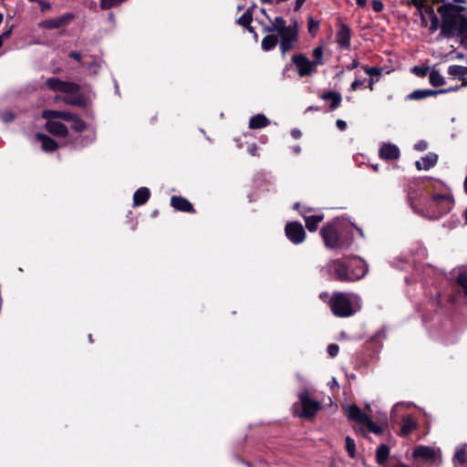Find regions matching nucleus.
I'll return each mask as SVG.
<instances>
[{
    "label": "nucleus",
    "mask_w": 467,
    "mask_h": 467,
    "mask_svg": "<svg viewBox=\"0 0 467 467\" xmlns=\"http://www.w3.org/2000/svg\"><path fill=\"white\" fill-rule=\"evenodd\" d=\"M323 55H324V48L322 46H318L313 49V51H312L313 60H311V62L314 64V66L316 67L325 64V61L323 59Z\"/></svg>",
    "instance_id": "33"
},
{
    "label": "nucleus",
    "mask_w": 467,
    "mask_h": 467,
    "mask_svg": "<svg viewBox=\"0 0 467 467\" xmlns=\"http://www.w3.org/2000/svg\"><path fill=\"white\" fill-rule=\"evenodd\" d=\"M422 9L418 11L419 14H424V16H428L431 20L430 30L431 32H435L440 27V21L438 16L434 12V8L432 5H430L429 2L423 4Z\"/></svg>",
    "instance_id": "18"
},
{
    "label": "nucleus",
    "mask_w": 467,
    "mask_h": 467,
    "mask_svg": "<svg viewBox=\"0 0 467 467\" xmlns=\"http://www.w3.org/2000/svg\"><path fill=\"white\" fill-rule=\"evenodd\" d=\"M307 28L310 35L315 36L319 28V22L309 16L307 19Z\"/></svg>",
    "instance_id": "40"
},
{
    "label": "nucleus",
    "mask_w": 467,
    "mask_h": 467,
    "mask_svg": "<svg viewBox=\"0 0 467 467\" xmlns=\"http://www.w3.org/2000/svg\"><path fill=\"white\" fill-rule=\"evenodd\" d=\"M255 7V5H254L252 7H249L237 20L238 25L247 27L249 25H251L253 21V11Z\"/></svg>",
    "instance_id": "32"
},
{
    "label": "nucleus",
    "mask_w": 467,
    "mask_h": 467,
    "mask_svg": "<svg viewBox=\"0 0 467 467\" xmlns=\"http://www.w3.org/2000/svg\"><path fill=\"white\" fill-rule=\"evenodd\" d=\"M366 79H355L352 83H351V89L352 90H357L358 88L362 87L364 85V82H365Z\"/></svg>",
    "instance_id": "51"
},
{
    "label": "nucleus",
    "mask_w": 467,
    "mask_h": 467,
    "mask_svg": "<svg viewBox=\"0 0 467 467\" xmlns=\"http://www.w3.org/2000/svg\"><path fill=\"white\" fill-rule=\"evenodd\" d=\"M298 402L293 405V413L301 419L312 420L322 409L319 401L311 399L307 389L297 394Z\"/></svg>",
    "instance_id": "5"
},
{
    "label": "nucleus",
    "mask_w": 467,
    "mask_h": 467,
    "mask_svg": "<svg viewBox=\"0 0 467 467\" xmlns=\"http://www.w3.org/2000/svg\"><path fill=\"white\" fill-rule=\"evenodd\" d=\"M291 61L296 66V72L301 78L311 77L317 71V67L305 54L293 55Z\"/></svg>",
    "instance_id": "7"
},
{
    "label": "nucleus",
    "mask_w": 467,
    "mask_h": 467,
    "mask_svg": "<svg viewBox=\"0 0 467 467\" xmlns=\"http://www.w3.org/2000/svg\"><path fill=\"white\" fill-rule=\"evenodd\" d=\"M408 200L415 213L431 220H438L449 213L454 206L451 194L434 193L429 200L418 197L417 193L410 191Z\"/></svg>",
    "instance_id": "1"
},
{
    "label": "nucleus",
    "mask_w": 467,
    "mask_h": 467,
    "mask_svg": "<svg viewBox=\"0 0 467 467\" xmlns=\"http://www.w3.org/2000/svg\"><path fill=\"white\" fill-rule=\"evenodd\" d=\"M430 84L433 87H441L445 84L444 78L436 69H432L429 76Z\"/></svg>",
    "instance_id": "34"
},
{
    "label": "nucleus",
    "mask_w": 467,
    "mask_h": 467,
    "mask_svg": "<svg viewBox=\"0 0 467 467\" xmlns=\"http://www.w3.org/2000/svg\"><path fill=\"white\" fill-rule=\"evenodd\" d=\"M358 6L364 7L367 5V0H356Z\"/></svg>",
    "instance_id": "59"
},
{
    "label": "nucleus",
    "mask_w": 467,
    "mask_h": 467,
    "mask_svg": "<svg viewBox=\"0 0 467 467\" xmlns=\"http://www.w3.org/2000/svg\"><path fill=\"white\" fill-rule=\"evenodd\" d=\"M353 294L334 292L330 297L329 306L334 316L349 317L356 313L352 304Z\"/></svg>",
    "instance_id": "6"
},
{
    "label": "nucleus",
    "mask_w": 467,
    "mask_h": 467,
    "mask_svg": "<svg viewBox=\"0 0 467 467\" xmlns=\"http://www.w3.org/2000/svg\"><path fill=\"white\" fill-rule=\"evenodd\" d=\"M363 70L370 77H378L381 75L382 68L376 67L363 66Z\"/></svg>",
    "instance_id": "42"
},
{
    "label": "nucleus",
    "mask_w": 467,
    "mask_h": 467,
    "mask_svg": "<svg viewBox=\"0 0 467 467\" xmlns=\"http://www.w3.org/2000/svg\"><path fill=\"white\" fill-rule=\"evenodd\" d=\"M285 234L287 239L294 244H302L306 236V231L299 222H288L285 226Z\"/></svg>",
    "instance_id": "8"
},
{
    "label": "nucleus",
    "mask_w": 467,
    "mask_h": 467,
    "mask_svg": "<svg viewBox=\"0 0 467 467\" xmlns=\"http://www.w3.org/2000/svg\"><path fill=\"white\" fill-rule=\"evenodd\" d=\"M320 98L323 100L330 101L328 107L330 111L337 109L341 105L342 102V96L339 92L337 91H325L320 95Z\"/></svg>",
    "instance_id": "19"
},
{
    "label": "nucleus",
    "mask_w": 467,
    "mask_h": 467,
    "mask_svg": "<svg viewBox=\"0 0 467 467\" xmlns=\"http://www.w3.org/2000/svg\"><path fill=\"white\" fill-rule=\"evenodd\" d=\"M69 57L77 61L81 60V54L79 52H71Z\"/></svg>",
    "instance_id": "56"
},
{
    "label": "nucleus",
    "mask_w": 467,
    "mask_h": 467,
    "mask_svg": "<svg viewBox=\"0 0 467 467\" xmlns=\"http://www.w3.org/2000/svg\"><path fill=\"white\" fill-rule=\"evenodd\" d=\"M430 70L429 67L415 66L411 71L419 78H425Z\"/></svg>",
    "instance_id": "43"
},
{
    "label": "nucleus",
    "mask_w": 467,
    "mask_h": 467,
    "mask_svg": "<svg viewBox=\"0 0 467 467\" xmlns=\"http://www.w3.org/2000/svg\"><path fill=\"white\" fill-rule=\"evenodd\" d=\"M279 48L283 56L295 48V44L298 41L297 23L295 22L294 28L279 35Z\"/></svg>",
    "instance_id": "9"
},
{
    "label": "nucleus",
    "mask_w": 467,
    "mask_h": 467,
    "mask_svg": "<svg viewBox=\"0 0 467 467\" xmlns=\"http://www.w3.org/2000/svg\"><path fill=\"white\" fill-rule=\"evenodd\" d=\"M171 205L177 211L194 213L193 205L184 197L173 195L171 198Z\"/></svg>",
    "instance_id": "15"
},
{
    "label": "nucleus",
    "mask_w": 467,
    "mask_h": 467,
    "mask_svg": "<svg viewBox=\"0 0 467 467\" xmlns=\"http://www.w3.org/2000/svg\"><path fill=\"white\" fill-rule=\"evenodd\" d=\"M327 269L332 279L342 283L358 281L368 271L366 262L358 256L335 259L327 265Z\"/></svg>",
    "instance_id": "2"
},
{
    "label": "nucleus",
    "mask_w": 467,
    "mask_h": 467,
    "mask_svg": "<svg viewBox=\"0 0 467 467\" xmlns=\"http://www.w3.org/2000/svg\"><path fill=\"white\" fill-rule=\"evenodd\" d=\"M301 135H302L301 131L297 129H294L291 130V136L294 139H299L301 137Z\"/></svg>",
    "instance_id": "55"
},
{
    "label": "nucleus",
    "mask_w": 467,
    "mask_h": 467,
    "mask_svg": "<svg viewBox=\"0 0 467 467\" xmlns=\"http://www.w3.org/2000/svg\"><path fill=\"white\" fill-rule=\"evenodd\" d=\"M407 5L415 6L417 11H420L422 7H424L420 0H409L407 1Z\"/></svg>",
    "instance_id": "48"
},
{
    "label": "nucleus",
    "mask_w": 467,
    "mask_h": 467,
    "mask_svg": "<svg viewBox=\"0 0 467 467\" xmlns=\"http://www.w3.org/2000/svg\"><path fill=\"white\" fill-rule=\"evenodd\" d=\"M415 166H416V168H417L419 171H420V170H422V169H423V164L421 165V162H420V161H417L415 162Z\"/></svg>",
    "instance_id": "63"
},
{
    "label": "nucleus",
    "mask_w": 467,
    "mask_h": 467,
    "mask_svg": "<svg viewBox=\"0 0 467 467\" xmlns=\"http://www.w3.org/2000/svg\"><path fill=\"white\" fill-rule=\"evenodd\" d=\"M428 143L425 140H420L414 145V149L419 151L427 150Z\"/></svg>",
    "instance_id": "49"
},
{
    "label": "nucleus",
    "mask_w": 467,
    "mask_h": 467,
    "mask_svg": "<svg viewBox=\"0 0 467 467\" xmlns=\"http://www.w3.org/2000/svg\"><path fill=\"white\" fill-rule=\"evenodd\" d=\"M327 353L329 354V356H331L332 358H335L338 355V352H339V347L338 345L333 343V344H329L327 346Z\"/></svg>",
    "instance_id": "44"
},
{
    "label": "nucleus",
    "mask_w": 467,
    "mask_h": 467,
    "mask_svg": "<svg viewBox=\"0 0 467 467\" xmlns=\"http://www.w3.org/2000/svg\"><path fill=\"white\" fill-rule=\"evenodd\" d=\"M448 74L452 77H464L467 75V67L451 65L448 67Z\"/></svg>",
    "instance_id": "37"
},
{
    "label": "nucleus",
    "mask_w": 467,
    "mask_h": 467,
    "mask_svg": "<svg viewBox=\"0 0 467 467\" xmlns=\"http://www.w3.org/2000/svg\"><path fill=\"white\" fill-rule=\"evenodd\" d=\"M420 25L422 27H426L428 26V21L424 14H420Z\"/></svg>",
    "instance_id": "58"
},
{
    "label": "nucleus",
    "mask_w": 467,
    "mask_h": 467,
    "mask_svg": "<svg viewBox=\"0 0 467 467\" xmlns=\"http://www.w3.org/2000/svg\"><path fill=\"white\" fill-rule=\"evenodd\" d=\"M412 456L414 459H419L431 464L435 463L438 459V454L434 449L423 445L417 446L413 450Z\"/></svg>",
    "instance_id": "12"
},
{
    "label": "nucleus",
    "mask_w": 467,
    "mask_h": 467,
    "mask_svg": "<svg viewBox=\"0 0 467 467\" xmlns=\"http://www.w3.org/2000/svg\"><path fill=\"white\" fill-rule=\"evenodd\" d=\"M457 284L462 288L465 296H467V274L460 273L457 276Z\"/></svg>",
    "instance_id": "41"
},
{
    "label": "nucleus",
    "mask_w": 467,
    "mask_h": 467,
    "mask_svg": "<svg viewBox=\"0 0 467 467\" xmlns=\"http://www.w3.org/2000/svg\"><path fill=\"white\" fill-rule=\"evenodd\" d=\"M94 140H95V134L92 133V134L88 135V140L83 144L87 145V144L90 143L91 141H93Z\"/></svg>",
    "instance_id": "60"
},
{
    "label": "nucleus",
    "mask_w": 467,
    "mask_h": 467,
    "mask_svg": "<svg viewBox=\"0 0 467 467\" xmlns=\"http://www.w3.org/2000/svg\"><path fill=\"white\" fill-rule=\"evenodd\" d=\"M358 432H360L364 437H367L366 431L372 432L375 434H382L383 428L381 426L377 425L369 417L366 420V422L358 428Z\"/></svg>",
    "instance_id": "25"
},
{
    "label": "nucleus",
    "mask_w": 467,
    "mask_h": 467,
    "mask_svg": "<svg viewBox=\"0 0 467 467\" xmlns=\"http://www.w3.org/2000/svg\"><path fill=\"white\" fill-rule=\"evenodd\" d=\"M418 428L417 421L410 416L407 415L401 424L400 435L402 437H408Z\"/></svg>",
    "instance_id": "22"
},
{
    "label": "nucleus",
    "mask_w": 467,
    "mask_h": 467,
    "mask_svg": "<svg viewBox=\"0 0 467 467\" xmlns=\"http://www.w3.org/2000/svg\"><path fill=\"white\" fill-rule=\"evenodd\" d=\"M465 8L456 5L452 3H445L437 8V12L441 16V34L444 36H451L455 32L462 34L467 31V17L461 13Z\"/></svg>",
    "instance_id": "3"
},
{
    "label": "nucleus",
    "mask_w": 467,
    "mask_h": 467,
    "mask_svg": "<svg viewBox=\"0 0 467 467\" xmlns=\"http://www.w3.org/2000/svg\"><path fill=\"white\" fill-rule=\"evenodd\" d=\"M117 5V0H101L100 7L102 9H109Z\"/></svg>",
    "instance_id": "46"
},
{
    "label": "nucleus",
    "mask_w": 467,
    "mask_h": 467,
    "mask_svg": "<svg viewBox=\"0 0 467 467\" xmlns=\"http://www.w3.org/2000/svg\"><path fill=\"white\" fill-rule=\"evenodd\" d=\"M347 417L349 420L355 421L360 426H362L368 419V416L356 404L348 406Z\"/></svg>",
    "instance_id": "14"
},
{
    "label": "nucleus",
    "mask_w": 467,
    "mask_h": 467,
    "mask_svg": "<svg viewBox=\"0 0 467 467\" xmlns=\"http://www.w3.org/2000/svg\"><path fill=\"white\" fill-rule=\"evenodd\" d=\"M150 197V191L147 187L139 188L133 194V206L145 204Z\"/></svg>",
    "instance_id": "24"
},
{
    "label": "nucleus",
    "mask_w": 467,
    "mask_h": 467,
    "mask_svg": "<svg viewBox=\"0 0 467 467\" xmlns=\"http://www.w3.org/2000/svg\"><path fill=\"white\" fill-rule=\"evenodd\" d=\"M424 170H430L434 167L438 161V155L434 152H430L421 158Z\"/></svg>",
    "instance_id": "35"
},
{
    "label": "nucleus",
    "mask_w": 467,
    "mask_h": 467,
    "mask_svg": "<svg viewBox=\"0 0 467 467\" xmlns=\"http://www.w3.org/2000/svg\"><path fill=\"white\" fill-rule=\"evenodd\" d=\"M390 449L387 444H380L376 451V462L379 465L386 463L389 456Z\"/></svg>",
    "instance_id": "30"
},
{
    "label": "nucleus",
    "mask_w": 467,
    "mask_h": 467,
    "mask_svg": "<svg viewBox=\"0 0 467 467\" xmlns=\"http://www.w3.org/2000/svg\"><path fill=\"white\" fill-rule=\"evenodd\" d=\"M46 130L54 136L66 138L68 135L67 126L56 120H48L46 123Z\"/></svg>",
    "instance_id": "17"
},
{
    "label": "nucleus",
    "mask_w": 467,
    "mask_h": 467,
    "mask_svg": "<svg viewBox=\"0 0 467 467\" xmlns=\"http://www.w3.org/2000/svg\"><path fill=\"white\" fill-rule=\"evenodd\" d=\"M447 90H435V89H416L407 96V99L420 100L428 97H434L439 94H444Z\"/></svg>",
    "instance_id": "20"
},
{
    "label": "nucleus",
    "mask_w": 467,
    "mask_h": 467,
    "mask_svg": "<svg viewBox=\"0 0 467 467\" xmlns=\"http://www.w3.org/2000/svg\"><path fill=\"white\" fill-rule=\"evenodd\" d=\"M270 22L272 23L271 26H265L263 27L264 33L277 32L280 35L294 28V26H286V21L281 16H276L274 21L271 20Z\"/></svg>",
    "instance_id": "13"
},
{
    "label": "nucleus",
    "mask_w": 467,
    "mask_h": 467,
    "mask_svg": "<svg viewBox=\"0 0 467 467\" xmlns=\"http://www.w3.org/2000/svg\"><path fill=\"white\" fill-rule=\"evenodd\" d=\"M306 0H296L295 1V6H294V10L296 12L298 10H300V8L302 7V5H304V3L306 2Z\"/></svg>",
    "instance_id": "53"
},
{
    "label": "nucleus",
    "mask_w": 467,
    "mask_h": 467,
    "mask_svg": "<svg viewBox=\"0 0 467 467\" xmlns=\"http://www.w3.org/2000/svg\"><path fill=\"white\" fill-rule=\"evenodd\" d=\"M72 16L66 15L60 17L48 19L44 22H42L41 26L47 29H54V28H59L65 25H67L69 20L71 19Z\"/></svg>",
    "instance_id": "23"
},
{
    "label": "nucleus",
    "mask_w": 467,
    "mask_h": 467,
    "mask_svg": "<svg viewBox=\"0 0 467 467\" xmlns=\"http://www.w3.org/2000/svg\"><path fill=\"white\" fill-rule=\"evenodd\" d=\"M302 216L306 223V228L311 233L316 232L317 230L319 223H321L325 217L324 214H316L309 216L302 214Z\"/></svg>",
    "instance_id": "28"
},
{
    "label": "nucleus",
    "mask_w": 467,
    "mask_h": 467,
    "mask_svg": "<svg viewBox=\"0 0 467 467\" xmlns=\"http://www.w3.org/2000/svg\"><path fill=\"white\" fill-rule=\"evenodd\" d=\"M270 124V120L264 114H257L253 116L249 120V129L257 130L267 127Z\"/></svg>",
    "instance_id": "26"
},
{
    "label": "nucleus",
    "mask_w": 467,
    "mask_h": 467,
    "mask_svg": "<svg viewBox=\"0 0 467 467\" xmlns=\"http://www.w3.org/2000/svg\"><path fill=\"white\" fill-rule=\"evenodd\" d=\"M250 33H253L255 37H257V34L256 32L254 31V28L253 26H251V25H249V26L245 27Z\"/></svg>",
    "instance_id": "61"
},
{
    "label": "nucleus",
    "mask_w": 467,
    "mask_h": 467,
    "mask_svg": "<svg viewBox=\"0 0 467 467\" xmlns=\"http://www.w3.org/2000/svg\"><path fill=\"white\" fill-rule=\"evenodd\" d=\"M63 100L65 103H67L68 105L78 106V107H83V106H85V103H86V99H85L84 96H82V95H78V96H74V97L67 96L63 99Z\"/></svg>",
    "instance_id": "36"
},
{
    "label": "nucleus",
    "mask_w": 467,
    "mask_h": 467,
    "mask_svg": "<svg viewBox=\"0 0 467 467\" xmlns=\"http://www.w3.org/2000/svg\"><path fill=\"white\" fill-rule=\"evenodd\" d=\"M68 121L72 122L71 128L75 131L80 132L87 129L86 122L75 114H73V119H69Z\"/></svg>",
    "instance_id": "38"
},
{
    "label": "nucleus",
    "mask_w": 467,
    "mask_h": 467,
    "mask_svg": "<svg viewBox=\"0 0 467 467\" xmlns=\"http://www.w3.org/2000/svg\"><path fill=\"white\" fill-rule=\"evenodd\" d=\"M247 152L252 156H257L258 155V147L255 143L250 144L247 147Z\"/></svg>",
    "instance_id": "50"
},
{
    "label": "nucleus",
    "mask_w": 467,
    "mask_h": 467,
    "mask_svg": "<svg viewBox=\"0 0 467 467\" xmlns=\"http://www.w3.org/2000/svg\"><path fill=\"white\" fill-rule=\"evenodd\" d=\"M346 451L352 459L356 457V442L350 436L346 437Z\"/></svg>",
    "instance_id": "39"
},
{
    "label": "nucleus",
    "mask_w": 467,
    "mask_h": 467,
    "mask_svg": "<svg viewBox=\"0 0 467 467\" xmlns=\"http://www.w3.org/2000/svg\"><path fill=\"white\" fill-rule=\"evenodd\" d=\"M371 7L374 12L379 13L383 10L384 5L380 0H373L371 2Z\"/></svg>",
    "instance_id": "45"
},
{
    "label": "nucleus",
    "mask_w": 467,
    "mask_h": 467,
    "mask_svg": "<svg viewBox=\"0 0 467 467\" xmlns=\"http://www.w3.org/2000/svg\"><path fill=\"white\" fill-rule=\"evenodd\" d=\"M463 187H464V192L467 194V174H466V177L464 179Z\"/></svg>",
    "instance_id": "64"
},
{
    "label": "nucleus",
    "mask_w": 467,
    "mask_h": 467,
    "mask_svg": "<svg viewBox=\"0 0 467 467\" xmlns=\"http://www.w3.org/2000/svg\"><path fill=\"white\" fill-rule=\"evenodd\" d=\"M324 244L328 249H348L354 242V233L351 227L337 229L334 223H327L320 229Z\"/></svg>",
    "instance_id": "4"
},
{
    "label": "nucleus",
    "mask_w": 467,
    "mask_h": 467,
    "mask_svg": "<svg viewBox=\"0 0 467 467\" xmlns=\"http://www.w3.org/2000/svg\"><path fill=\"white\" fill-rule=\"evenodd\" d=\"M336 125L338 130H345L347 129V122L343 119H337Z\"/></svg>",
    "instance_id": "52"
},
{
    "label": "nucleus",
    "mask_w": 467,
    "mask_h": 467,
    "mask_svg": "<svg viewBox=\"0 0 467 467\" xmlns=\"http://www.w3.org/2000/svg\"><path fill=\"white\" fill-rule=\"evenodd\" d=\"M47 87L53 91H60L67 94H75L79 91V86L74 82L62 81L57 78H50L46 81Z\"/></svg>",
    "instance_id": "10"
},
{
    "label": "nucleus",
    "mask_w": 467,
    "mask_h": 467,
    "mask_svg": "<svg viewBox=\"0 0 467 467\" xmlns=\"http://www.w3.org/2000/svg\"><path fill=\"white\" fill-rule=\"evenodd\" d=\"M399 148L391 143H384L379 150V157L387 161H394L400 158Z\"/></svg>",
    "instance_id": "16"
},
{
    "label": "nucleus",
    "mask_w": 467,
    "mask_h": 467,
    "mask_svg": "<svg viewBox=\"0 0 467 467\" xmlns=\"http://www.w3.org/2000/svg\"><path fill=\"white\" fill-rule=\"evenodd\" d=\"M458 36L461 37L462 39V44L467 47V31L465 33H462V34H457Z\"/></svg>",
    "instance_id": "54"
},
{
    "label": "nucleus",
    "mask_w": 467,
    "mask_h": 467,
    "mask_svg": "<svg viewBox=\"0 0 467 467\" xmlns=\"http://www.w3.org/2000/svg\"><path fill=\"white\" fill-rule=\"evenodd\" d=\"M337 26L336 42L342 49L348 50L350 48L351 29L347 24L343 23L340 18L337 20Z\"/></svg>",
    "instance_id": "11"
},
{
    "label": "nucleus",
    "mask_w": 467,
    "mask_h": 467,
    "mask_svg": "<svg viewBox=\"0 0 467 467\" xmlns=\"http://www.w3.org/2000/svg\"><path fill=\"white\" fill-rule=\"evenodd\" d=\"M42 117L48 120L61 119L63 120L68 121L69 119H73V113L66 110L47 109L43 111Z\"/></svg>",
    "instance_id": "21"
},
{
    "label": "nucleus",
    "mask_w": 467,
    "mask_h": 467,
    "mask_svg": "<svg viewBox=\"0 0 467 467\" xmlns=\"http://www.w3.org/2000/svg\"><path fill=\"white\" fill-rule=\"evenodd\" d=\"M278 43V36L274 34H269L265 36L261 43L262 49L264 51H270L272 50Z\"/></svg>",
    "instance_id": "31"
},
{
    "label": "nucleus",
    "mask_w": 467,
    "mask_h": 467,
    "mask_svg": "<svg viewBox=\"0 0 467 467\" xmlns=\"http://www.w3.org/2000/svg\"><path fill=\"white\" fill-rule=\"evenodd\" d=\"M2 119L8 123L14 120L15 115L12 111H5L1 115Z\"/></svg>",
    "instance_id": "47"
},
{
    "label": "nucleus",
    "mask_w": 467,
    "mask_h": 467,
    "mask_svg": "<svg viewBox=\"0 0 467 467\" xmlns=\"http://www.w3.org/2000/svg\"><path fill=\"white\" fill-rule=\"evenodd\" d=\"M358 66H359V62L358 60H353V62L350 65L347 66V69L352 70V69L357 68Z\"/></svg>",
    "instance_id": "57"
},
{
    "label": "nucleus",
    "mask_w": 467,
    "mask_h": 467,
    "mask_svg": "<svg viewBox=\"0 0 467 467\" xmlns=\"http://www.w3.org/2000/svg\"><path fill=\"white\" fill-rule=\"evenodd\" d=\"M10 35V30L3 33L0 36L2 37V41H4V39L7 38Z\"/></svg>",
    "instance_id": "62"
},
{
    "label": "nucleus",
    "mask_w": 467,
    "mask_h": 467,
    "mask_svg": "<svg viewBox=\"0 0 467 467\" xmlns=\"http://www.w3.org/2000/svg\"><path fill=\"white\" fill-rule=\"evenodd\" d=\"M36 137L39 141H41V148L44 151L52 152L57 150V143L52 138L42 133H37Z\"/></svg>",
    "instance_id": "27"
},
{
    "label": "nucleus",
    "mask_w": 467,
    "mask_h": 467,
    "mask_svg": "<svg viewBox=\"0 0 467 467\" xmlns=\"http://www.w3.org/2000/svg\"><path fill=\"white\" fill-rule=\"evenodd\" d=\"M453 462L456 466L467 467V445L458 448L453 456Z\"/></svg>",
    "instance_id": "29"
}]
</instances>
